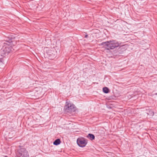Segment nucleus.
I'll return each instance as SVG.
<instances>
[{
	"mask_svg": "<svg viewBox=\"0 0 157 157\" xmlns=\"http://www.w3.org/2000/svg\"><path fill=\"white\" fill-rule=\"evenodd\" d=\"M121 43L115 40L102 43L101 45L107 50L113 49L119 46Z\"/></svg>",
	"mask_w": 157,
	"mask_h": 157,
	"instance_id": "1",
	"label": "nucleus"
},
{
	"mask_svg": "<svg viewBox=\"0 0 157 157\" xmlns=\"http://www.w3.org/2000/svg\"><path fill=\"white\" fill-rule=\"evenodd\" d=\"M17 156V157H29L27 151L24 148L18 149Z\"/></svg>",
	"mask_w": 157,
	"mask_h": 157,
	"instance_id": "2",
	"label": "nucleus"
},
{
	"mask_svg": "<svg viewBox=\"0 0 157 157\" xmlns=\"http://www.w3.org/2000/svg\"><path fill=\"white\" fill-rule=\"evenodd\" d=\"M77 143L79 146L84 147L86 145L87 141V140L84 138H78L77 140Z\"/></svg>",
	"mask_w": 157,
	"mask_h": 157,
	"instance_id": "3",
	"label": "nucleus"
},
{
	"mask_svg": "<svg viewBox=\"0 0 157 157\" xmlns=\"http://www.w3.org/2000/svg\"><path fill=\"white\" fill-rule=\"evenodd\" d=\"M75 105L73 104L69 103L67 102H66V105L65 106L64 109L66 112H69L72 110L74 111Z\"/></svg>",
	"mask_w": 157,
	"mask_h": 157,
	"instance_id": "4",
	"label": "nucleus"
},
{
	"mask_svg": "<svg viewBox=\"0 0 157 157\" xmlns=\"http://www.w3.org/2000/svg\"><path fill=\"white\" fill-rule=\"evenodd\" d=\"M86 137L91 140H93L95 138L94 136L92 134H89Z\"/></svg>",
	"mask_w": 157,
	"mask_h": 157,
	"instance_id": "5",
	"label": "nucleus"
},
{
	"mask_svg": "<svg viewBox=\"0 0 157 157\" xmlns=\"http://www.w3.org/2000/svg\"><path fill=\"white\" fill-rule=\"evenodd\" d=\"M61 141L59 139H57L54 142L53 144L55 145H57L60 143Z\"/></svg>",
	"mask_w": 157,
	"mask_h": 157,
	"instance_id": "6",
	"label": "nucleus"
},
{
	"mask_svg": "<svg viewBox=\"0 0 157 157\" xmlns=\"http://www.w3.org/2000/svg\"><path fill=\"white\" fill-rule=\"evenodd\" d=\"M103 91L104 93L107 94L109 93V89L107 87H105L103 88Z\"/></svg>",
	"mask_w": 157,
	"mask_h": 157,
	"instance_id": "7",
	"label": "nucleus"
},
{
	"mask_svg": "<svg viewBox=\"0 0 157 157\" xmlns=\"http://www.w3.org/2000/svg\"><path fill=\"white\" fill-rule=\"evenodd\" d=\"M87 36H88V35H85V37L87 38Z\"/></svg>",
	"mask_w": 157,
	"mask_h": 157,
	"instance_id": "8",
	"label": "nucleus"
},
{
	"mask_svg": "<svg viewBox=\"0 0 157 157\" xmlns=\"http://www.w3.org/2000/svg\"><path fill=\"white\" fill-rule=\"evenodd\" d=\"M4 157H8L7 156H5Z\"/></svg>",
	"mask_w": 157,
	"mask_h": 157,
	"instance_id": "9",
	"label": "nucleus"
},
{
	"mask_svg": "<svg viewBox=\"0 0 157 157\" xmlns=\"http://www.w3.org/2000/svg\"><path fill=\"white\" fill-rule=\"evenodd\" d=\"M156 95H157V93H156Z\"/></svg>",
	"mask_w": 157,
	"mask_h": 157,
	"instance_id": "10",
	"label": "nucleus"
}]
</instances>
